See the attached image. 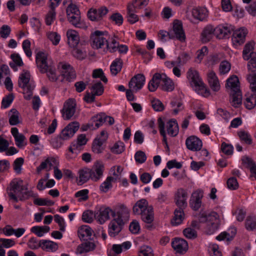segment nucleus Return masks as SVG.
<instances>
[{
  "label": "nucleus",
  "mask_w": 256,
  "mask_h": 256,
  "mask_svg": "<svg viewBox=\"0 0 256 256\" xmlns=\"http://www.w3.org/2000/svg\"><path fill=\"white\" fill-rule=\"evenodd\" d=\"M36 62L40 72L42 73L46 72L50 80L56 81L58 80L55 68L48 64L46 54L42 52H38L36 56Z\"/></svg>",
  "instance_id": "obj_1"
},
{
  "label": "nucleus",
  "mask_w": 256,
  "mask_h": 256,
  "mask_svg": "<svg viewBox=\"0 0 256 256\" xmlns=\"http://www.w3.org/2000/svg\"><path fill=\"white\" fill-rule=\"evenodd\" d=\"M187 78L192 87L195 88V90L199 94L204 96L210 95V92L206 88L204 84L202 81L199 74L196 70L190 68L187 73Z\"/></svg>",
  "instance_id": "obj_2"
},
{
  "label": "nucleus",
  "mask_w": 256,
  "mask_h": 256,
  "mask_svg": "<svg viewBox=\"0 0 256 256\" xmlns=\"http://www.w3.org/2000/svg\"><path fill=\"white\" fill-rule=\"evenodd\" d=\"M254 43L250 42L246 44L242 51L243 58L248 60L250 59L248 64V70L252 72L256 71V52H254Z\"/></svg>",
  "instance_id": "obj_3"
},
{
  "label": "nucleus",
  "mask_w": 256,
  "mask_h": 256,
  "mask_svg": "<svg viewBox=\"0 0 256 256\" xmlns=\"http://www.w3.org/2000/svg\"><path fill=\"white\" fill-rule=\"evenodd\" d=\"M110 214L112 217H116V212L110 208L100 207L95 212L94 218L100 224H102L110 218Z\"/></svg>",
  "instance_id": "obj_4"
},
{
  "label": "nucleus",
  "mask_w": 256,
  "mask_h": 256,
  "mask_svg": "<svg viewBox=\"0 0 256 256\" xmlns=\"http://www.w3.org/2000/svg\"><path fill=\"white\" fill-rule=\"evenodd\" d=\"M108 11V9L105 6L100 7L98 9L91 8L88 10L87 16L90 20L98 22L102 19Z\"/></svg>",
  "instance_id": "obj_5"
},
{
  "label": "nucleus",
  "mask_w": 256,
  "mask_h": 256,
  "mask_svg": "<svg viewBox=\"0 0 256 256\" xmlns=\"http://www.w3.org/2000/svg\"><path fill=\"white\" fill-rule=\"evenodd\" d=\"M104 170V166L103 162L96 161L94 162L92 168H90L91 180L94 182L99 180L103 176Z\"/></svg>",
  "instance_id": "obj_6"
},
{
  "label": "nucleus",
  "mask_w": 256,
  "mask_h": 256,
  "mask_svg": "<svg viewBox=\"0 0 256 256\" xmlns=\"http://www.w3.org/2000/svg\"><path fill=\"white\" fill-rule=\"evenodd\" d=\"M76 104L73 99H68L64 104L62 110L64 120H69L76 112Z\"/></svg>",
  "instance_id": "obj_7"
},
{
  "label": "nucleus",
  "mask_w": 256,
  "mask_h": 256,
  "mask_svg": "<svg viewBox=\"0 0 256 256\" xmlns=\"http://www.w3.org/2000/svg\"><path fill=\"white\" fill-rule=\"evenodd\" d=\"M145 76L142 74H137L133 76L128 83V87L134 92H137L144 86L145 82Z\"/></svg>",
  "instance_id": "obj_8"
},
{
  "label": "nucleus",
  "mask_w": 256,
  "mask_h": 256,
  "mask_svg": "<svg viewBox=\"0 0 256 256\" xmlns=\"http://www.w3.org/2000/svg\"><path fill=\"white\" fill-rule=\"evenodd\" d=\"M79 124L74 122L69 124L61 132L60 138L66 140L72 138L79 128Z\"/></svg>",
  "instance_id": "obj_9"
},
{
  "label": "nucleus",
  "mask_w": 256,
  "mask_h": 256,
  "mask_svg": "<svg viewBox=\"0 0 256 256\" xmlns=\"http://www.w3.org/2000/svg\"><path fill=\"white\" fill-rule=\"evenodd\" d=\"M125 223L122 220H119L114 218L108 224V234L112 237L118 235L122 230Z\"/></svg>",
  "instance_id": "obj_10"
},
{
  "label": "nucleus",
  "mask_w": 256,
  "mask_h": 256,
  "mask_svg": "<svg viewBox=\"0 0 256 256\" xmlns=\"http://www.w3.org/2000/svg\"><path fill=\"white\" fill-rule=\"evenodd\" d=\"M114 211V212H116V218L122 220V222L124 223L128 220L130 210L124 204H121L116 206Z\"/></svg>",
  "instance_id": "obj_11"
},
{
  "label": "nucleus",
  "mask_w": 256,
  "mask_h": 256,
  "mask_svg": "<svg viewBox=\"0 0 256 256\" xmlns=\"http://www.w3.org/2000/svg\"><path fill=\"white\" fill-rule=\"evenodd\" d=\"M90 39L92 41V47L96 49L102 48L106 42V40L102 36V32L98 30L96 31L92 34Z\"/></svg>",
  "instance_id": "obj_12"
},
{
  "label": "nucleus",
  "mask_w": 256,
  "mask_h": 256,
  "mask_svg": "<svg viewBox=\"0 0 256 256\" xmlns=\"http://www.w3.org/2000/svg\"><path fill=\"white\" fill-rule=\"evenodd\" d=\"M246 34L247 30L244 28L234 30L232 38L233 44L238 46L243 44L245 42Z\"/></svg>",
  "instance_id": "obj_13"
},
{
  "label": "nucleus",
  "mask_w": 256,
  "mask_h": 256,
  "mask_svg": "<svg viewBox=\"0 0 256 256\" xmlns=\"http://www.w3.org/2000/svg\"><path fill=\"white\" fill-rule=\"evenodd\" d=\"M202 197V190H198L192 194L190 200V205L193 210H197L200 208Z\"/></svg>",
  "instance_id": "obj_14"
},
{
  "label": "nucleus",
  "mask_w": 256,
  "mask_h": 256,
  "mask_svg": "<svg viewBox=\"0 0 256 256\" xmlns=\"http://www.w3.org/2000/svg\"><path fill=\"white\" fill-rule=\"evenodd\" d=\"M186 148L192 151L200 150L202 146V140L196 136H190L186 141Z\"/></svg>",
  "instance_id": "obj_15"
},
{
  "label": "nucleus",
  "mask_w": 256,
  "mask_h": 256,
  "mask_svg": "<svg viewBox=\"0 0 256 256\" xmlns=\"http://www.w3.org/2000/svg\"><path fill=\"white\" fill-rule=\"evenodd\" d=\"M172 33L174 37L181 42H184L186 39V36L182 28V23L177 20H174L173 22L172 30L170 32Z\"/></svg>",
  "instance_id": "obj_16"
},
{
  "label": "nucleus",
  "mask_w": 256,
  "mask_h": 256,
  "mask_svg": "<svg viewBox=\"0 0 256 256\" xmlns=\"http://www.w3.org/2000/svg\"><path fill=\"white\" fill-rule=\"evenodd\" d=\"M188 193L183 188H179L175 194L174 200L177 206L179 208H185L187 206L186 199Z\"/></svg>",
  "instance_id": "obj_17"
},
{
  "label": "nucleus",
  "mask_w": 256,
  "mask_h": 256,
  "mask_svg": "<svg viewBox=\"0 0 256 256\" xmlns=\"http://www.w3.org/2000/svg\"><path fill=\"white\" fill-rule=\"evenodd\" d=\"M172 248L177 253L183 254L188 250V244L187 242L182 239L175 238L172 242Z\"/></svg>",
  "instance_id": "obj_18"
},
{
  "label": "nucleus",
  "mask_w": 256,
  "mask_h": 256,
  "mask_svg": "<svg viewBox=\"0 0 256 256\" xmlns=\"http://www.w3.org/2000/svg\"><path fill=\"white\" fill-rule=\"evenodd\" d=\"M233 32L234 28L231 26H218L216 28V34L220 39L229 38Z\"/></svg>",
  "instance_id": "obj_19"
},
{
  "label": "nucleus",
  "mask_w": 256,
  "mask_h": 256,
  "mask_svg": "<svg viewBox=\"0 0 256 256\" xmlns=\"http://www.w3.org/2000/svg\"><path fill=\"white\" fill-rule=\"evenodd\" d=\"M61 65V74L64 78L68 82L76 78V74L74 68L69 64H60Z\"/></svg>",
  "instance_id": "obj_20"
},
{
  "label": "nucleus",
  "mask_w": 256,
  "mask_h": 256,
  "mask_svg": "<svg viewBox=\"0 0 256 256\" xmlns=\"http://www.w3.org/2000/svg\"><path fill=\"white\" fill-rule=\"evenodd\" d=\"M24 192L20 191L18 195L16 196L12 192H8V194L10 198L12 199L14 202H17L18 200L24 201L28 199L30 197H34V194L32 190H25Z\"/></svg>",
  "instance_id": "obj_21"
},
{
  "label": "nucleus",
  "mask_w": 256,
  "mask_h": 256,
  "mask_svg": "<svg viewBox=\"0 0 256 256\" xmlns=\"http://www.w3.org/2000/svg\"><path fill=\"white\" fill-rule=\"evenodd\" d=\"M11 133L14 138L16 144L17 146L22 148L27 144L25 136L23 134L19 133L18 129L14 127L12 128Z\"/></svg>",
  "instance_id": "obj_22"
},
{
  "label": "nucleus",
  "mask_w": 256,
  "mask_h": 256,
  "mask_svg": "<svg viewBox=\"0 0 256 256\" xmlns=\"http://www.w3.org/2000/svg\"><path fill=\"white\" fill-rule=\"evenodd\" d=\"M216 33V28L210 25L206 26L201 34V40L203 43L209 42Z\"/></svg>",
  "instance_id": "obj_23"
},
{
  "label": "nucleus",
  "mask_w": 256,
  "mask_h": 256,
  "mask_svg": "<svg viewBox=\"0 0 256 256\" xmlns=\"http://www.w3.org/2000/svg\"><path fill=\"white\" fill-rule=\"evenodd\" d=\"M160 80L162 89L163 90L171 92L174 89V84L164 74H160Z\"/></svg>",
  "instance_id": "obj_24"
},
{
  "label": "nucleus",
  "mask_w": 256,
  "mask_h": 256,
  "mask_svg": "<svg viewBox=\"0 0 256 256\" xmlns=\"http://www.w3.org/2000/svg\"><path fill=\"white\" fill-rule=\"evenodd\" d=\"M136 12L133 4H128L126 8V18L131 24L136 23L138 20V17L136 14Z\"/></svg>",
  "instance_id": "obj_25"
},
{
  "label": "nucleus",
  "mask_w": 256,
  "mask_h": 256,
  "mask_svg": "<svg viewBox=\"0 0 256 256\" xmlns=\"http://www.w3.org/2000/svg\"><path fill=\"white\" fill-rule=\"evenodd\" d=\"M150 206H148V202L142 198L136 202L133 206L132 211L134 214H140L142 212L147 210Z\"/></svg>",
  "instance_id": "obj_26"
},
{
  "label": "nucleus",
  "mask_w": 256,
  "mask_h": 256,
  "mask_svg": "<svg viewBox=\"0 0 256 256\" xmlns=\"http://www.w3.org/2000/svg\"><path fill=\"white\" fill-rule=\"evenodd\" d=\"M86 242L78 245L76 250L78 254H82L93 250L96 248V244L92 242L86 240Z\"/></svg>",
  "instance_id": "obj_27"
},
{
  "label": "nucleus",
  "mask_w": 256,
  "mask_h": 256,
  "mask_svg": "<svg viewBox=\"0 0 256 256\" xmlns=\"http://www.w3.org/2000/svg\"><path fill=\"white\" fill-rule=\"evenodd\" d=\"M66 36L69 46L72 48L77 46L80 41L78 33L74 30H69L67 31Z\"/></svg>",
  "instance_id": "obj_28"
},
{
  "label": "nucleus",
  "mask_w": 256,
  "mask_h": 256,
  "mask_svg": "<svg viewBox=\"0 0 256 256\" xmlns=\"http://www.w3.org/2000/svg\"><path fill=\"white\" fill-rule=\"evenodd\" d=\"M22 180H21L19 181L12 180L10 184V188H8L7 190L12 191V192L17 196L18 194L20 192V191L28 190L27 187H25L22 185Z\"/></svg>",
  "instance_id": "obj_29"
},
{
  "label": "nucleus",
  "mask_w": 256,
  "mask_h": 256,
  "mask_svg": "<svg viewBox=\"0 0 256 256\" xmlns=\"http://www.w3.org/2000/svg\"><path fill=\"white\" fill-rule=\"evenodd\" d=\"M30 78V72L26 70H23L19 77L18 81V86L23 89L26 88L28 86H32L29 83Z\"/></svg>",
  "instance_id": "obj_30"
},
{
  "label": "nucleus",
  "mask_w": 256,
  "mask_h": 256,
  "mask_svg": "<svg viewBox=\"0 0 256 256\" xmlns=\"http://www.w3.org/2000/svg\"><path fill=\"white\" fill-rule=\"evenodd\" d=\"M208 80L211 88L214 91H218L220 88V84L218 78L214 71L208 74Z\"/></svg>",
  "instance_id": "obj_31"
},
{
  "label": "nucleus",
  "mask_w": 256,
  "mask_h": 256,
  "mask_svg": "<svg viewBox=\"0 0 256 256\" xmlns=\"http://www.w3.org/2000/svg\"><path fill=\"white\" fill-rule=\"evenodd\" d=\"M9 123L11 126H16L22 123L20 112L16 109H12L8 112Z\"/></svg>",
  "instance_id": "obj_32"
},
{
  "label": "nucleus",
  "mask_w": 256,
  "mask_h": 256,
  "mask_svg": "<svg viewBox=\"0 0 256 256\" xmlns=\"http://www.w3.org/2000/svg\"><path fill=\"white\" fill-rule=\"evenodd\" d=\"M140 214L142 220L146 224H151L154 220V212L152 206L148 207L147 210L142 212Z\"/></svg>",
  "instance_id": "obj_33"
},
{
  "label": "nucleus",
  "mask_w": 256,
  "mask_h": 256,
  "mask_svg": "<svg viewBox=\"0 0 256 256\" xmlns=\"http://www.w3.org/2000/svg\"><path fill=\"white\" fill-rule=\"evenodd\" d=\"M68 21L74 26L78 28H84L86 27L85 24L81 20L80 14L69 15L66 14Z\"/></svg>",
  "instance_id": "obj_34"
},
{
  "label": "nucleus",
  "mask_w": 256,
  "mask_h": 256,
  "mask_svg": "<svg viewBox=\"0 0 256 256\" xmlns=\"http://www.w3.org/2000/svg\"><path fill=\"white\" fill-rule=\"evenodd\" d=\"M90 172V168H84L79 170V179L78 180V185H82L86 182L90 178L91 179Z\"/></svg>",
  "instance_id": "obj_35"
},
{
  "label": "nucleus",
  "mask_w": 256,
  "mask_h": 256,
  "mask_svg": "<svg viewBox=\"0 0 256 256\" xmlns=\"http://www.w3.org/2000/svg\"><path fill=\"white\" fill-rule=\"evenodd\" d=\"M184 208H179L174 211V216L171 220V224L172 226H176L180 224L183 220L184 213L183 209Z\"/></svg>",
  "instance_id": "obj_36"
},
{
  "label": "nucleus",
  "mask_w": 256,
  "mask_h": 256,
  "mask_svg": "<svg viewBox=\"0 0 256 256\" xmlns=\"http://www.w3.org/2000/svg\"><path fill=\"white\" fill-rule=\"evenodd\" d=\"M226 88H230L232 92L240 90V82L236 76H232L226 80Z\"/></svg>",
  "instance_id": "obj_37"
},
{
  "label": "nucleus",
  "mask_w": 256,
  "mask_h": 256,
  "mask_svg": "<svg viewBox=\"0 0 256 256\" xmlns=\"http://www.w3.org/2000/svg\"><path fill=\"white\" fill-rule=\"evenodd\" d=\"M167 131L172 136H176L178 132V126L175 120H170L167 123Z\"/></svg>",
  "instance_id": "obj_38"
},
{
  "label": "nucleus",
  "mask_w": 256,
  "mask_h": 256,
  "mask_svg": "<svg viewBox=\"0 0 256 256\" xmlns=\"http://www.w3.org/2000/svg\"><path fill=\"white\" fill-rule=\"evenodd\" d=\"M207 12L204 8H195L192 10V14L194 18L202 20L206 17Z\"/></svg>",
  "instance_id": "obj_39"
},
{
  "label": "nucleus",
  "mask_w": 256,
  "mask_h": 256,
  "mask_svg": "<svg viewBox=\"0 0 256 256\" xmlns=\"http://www.w3.org/2000/svg\"><path fill=\"white\" fill-rule=\"evenodd\" d=\"M230 102L232 106L237 108L241 104L242 94L240 90H238L231 92Z\"/></svg>",
  "instance_id": "obj_40"
},
{
  "label": "nucleus",
  "mask_w": 256,
  "mask_h": 256,
  "mask_svg": "<svg viewBox=\"0 0 256 256\" xmlns=\"http://www.w3.org/2000/svg\"><path fill=\"white\" fill-rule=\"evenodd\" d=\"M123 65V62L120 58H117L112 63L110 69L112 74L116 76L120 72Z\"/></svg>",
  "instance_id": "obj_41"
},
{
  "label": "nucleus",
  "mask_w": 256,
  "mask_h": 256,
  "mask_svg": "<svg viewBox=\"0 0 256 256\" xmlns=\"http://www.w3.org/2000/svg\"><path fill=\"white\" fill-rule=\"evenodd\" d=\"M160 78H161L160 74L156 73L154 74L148 84V88L150 91L153 92L156 90L158 86L160 84Z\"/></svg>",
  "instance_id": "obj_42"
},
{
  "label": "nucleus",
  "mask_w": 256,
  "mask_h": 256,
  "mask_svg": "<svg viewBox=\"0 0 256 256\" xmlns=\"http://www.w3.org/2000/svg\"><path fill=\"white\" fill-rule=\"evenodd\" d=\"M42 248L46 251L55 252L58 249L57 243L49 240H42Z\"/></svg>",
  "instance_id": "obj_43"
},
{
  "label": "nucleus",
  "mask_w": 256,
  "mask_h": 256,
  "mask_svg": "<svg viewBox=\"0 0 256 256\" xmlns=\"http://www.w3.org/2000/svg\"><path fill=\"white\" fill-rule=\"evenodd\" d=\"M220 224L219 216L216 212H212L208 214V222L206 224L218 228Z\"/></svg>",
  "instance_id": "obj_44"
},
{
  "label": "nucleus",
  "mask_w": 256,
  "mask_h": 256,
  "mask_svg": "<svg viewBox=\"0 0 256 256\" xmlns=\"http://www.w3.org/2000/svg\"><path fill=\"white\" fill-rule=\"evenodd\" d=\"M92 229L87 226H82L78 230V236L80 240H88L87 238H85V237H90L92 235Z\"/></svg>",
  "instance_id": "obj_45"
},
{
  "label": "nucleus",
  "mask_w": 256,
  "mask_h": 256,
  "mask_svg": "<svg viewBox=\"0 0 256 256\" xmlns=\"http://www.w3.org/2000/svg\"><path fill=\"white\" fill-rule=\"evenodd\" d=\"M90 120L93 125L94 124V128H98L106 122V114L104 113H100L92 116Z\"/></svg>",
  "instance_id": "obj_46"
},
{
  "label": "nucleus",
  "mask_w": 256,
  "mask_h": 256,
  "mask_svg": "<svg viewBox=\"0 0 256 256\" xmlns=\"http://www.w3.org/2000/svg\"><path fill=\"white\" fill-rule=\"evenodd\" d=\"M50 230L48 226H34L31 228V232L36 234L38 237H42L44 234L48 232Z\"/></svg>",
  "instance_id": "obj_47"
},
{
  "label": "nucleus",
  "mask_w": 256,
  "mask_h": 256,
  "mask_svg": "<svg viewBox=\"0 0 256 256\" xmlns=\"http://www.w3.org/2000/svg\"><path fill=\"white\" fill-rule=\"evenodd\" d=\"M10 58L13 60L14 62H10V66L14 70H17L15 64L18 66H21L24 64L22 60L18 54H11Z\"/></svg>",
  "instance_id": "obj_48"
},
{
  "label": "nucleus",
  "mask_w": 256,
  "mask_h": 256,
  "mask_svg": "<svg viewBox=\"0 0 256 256\" xmlns=\"http://www.w3.org/2000/svg\"><path fill=\"white\" fill-rule=\"evenodd\" d=\"M104 142L98 140V138H95L92 144V151L97 154L102 153L104 150L102 144Z\"/></svg>",
  "instance_id": "obj_49"
},
{
  "label": "nucleus",
  "mask_w": 256,
  "mask_h": 256,
  "mask_svg": "<svg viewBox=\"0 0 256 256\" xmlns=\"http://www.w3.org/2000/svg\"><path fill=\"white\" fill-rule=\"evenodd\" d=\"M88 140L84 134H81L78 136L76 141L72 143V146L75 149H78L80 146L85 145L87 142Z\"/></svg>",
  "instance_id": "obj_50"
},
{
  "label": "nucleus",
  "mask_w": 256,
  "mask_h": 256,
  "mask_svg": "<svg viewBox=\"0 0 256 256\" xmlns=\"http://www.w3.org/2000/svg\"><path fill=\"white\" fill-rule=\"evenodd\" d=\"M56 18V10L50 8L45 16V22L46 25L50 26L52 24Z\"/></svg>",
  "instance_id": "obj_51"
},
{
  "label": "nucleus",
  "mask_w": 256,
  "mask_h": 256,
  "mask_svg": "<svg viewBox=\"0 0 256 256\" xmlns=\"http://www.w3.org/2000/svg\"><path fill=\"white\" fill-rule=\"evenodd\" d=\"M114 180V178L113 177L108 176L106 180L100 186V190L104 192H107L112 187V182Z\"/></svg>",
  "instance_id": "obj_52"
},
{
  "label": "nucleus",
  "mask_w": 256,
  "mask_h": 256,
  "mask_svg": "<svg viewBox=\"0 0 256 256\" xmlns=\"http://www.w3.org/2000/svg\"><path fill=\"white\" fill-rule=\"evenodd\" d=\"M91 91L95 96H100L104 92V86L100 82L94 84L90 88Z\"/></svg>",
  "instance_id": "obj_53"
},
{
  "label": "nucleus",
  "mask_w": 256,
  "mask_h": 256,
  "mask_svg": "<svg viewBox=\"0 0 256 256\" xmlns=\"http://www.w3.org/2000/svg\"><path fill=\"white\" fill-rule=\"evenodd\" d=\"M238 134L240 140L244 141L246 144H250L252 143L251 136L248 132L241 130L238 132Z\"/></svg>",
  "instance_id": "obj_54"
},
{
  "label": "nucleus",
  "mask_w": 256,
  "mask_h": 256,
  "mask_svg": "<svg viewBox=\"0 0 256 256\" xmlns=\"http://www.w3.org/2000/svg\"><path fill=\"white\" fill-rule=\"evenodd\" d=\"M66 14L75 15L80 14V12L78 8L74 4L71 2L70 4L66 9Z\"/></svg>",
  "instance_id": "obj_55"
},
{
  "label": "nucleus",
  "mask_w": 256,
  "mask_h": 256,
  "mask_svg": "<svg viewBox=\"0 0 256 256\" xmlns=\"http://www.w3.org/2000/svg\"><path fill=\"white\" fill-rule=\"evenodd\" d=\"M46 35L53 44L56 46L59 43L60 36L56 32H47Z\"/></svg>",
  "instance_id": "obj_56"
},
{
  "label": "nucleus",
  "mask_w": 256,
  "mask_h": 256,
  "mask_svg": "<svg viewBox=\"0 0 256 256\" xmlns=\"http://www.w3.org/2000/svg\"><path fill=\"white\" fill-rule=\"evenodd\" d=\"M244 104L248 109L251 110L256 104V95L254 94L247 98L244 102Z\"/></svg>",
  "instance_id": "obj_57"
},
{
  "label": "nucleus",
  "mask_w": 256,
  "mask_h": 256,
  "mask_svg": "<svg viewBox=\"0 0 256 256\" xmlns=\"http://www.w3.org/2000/svg\"><path fill=\"white\" fill-rule=\"evenodd\" d=\"M190 58L188 54L186 52L181 54L177 58V66H180L186 64Z\"/></svg>",
  "instance_id": "obj_58"
},
{
  "label": "nucleus",
  "mask_w": 256,
  "mask_h": 256,
  "mask_svg": "<svg viewBox=\"0 0 256 256\" xmlns=\"http://www.w3.org/2000/svg\"><path fill=\"white\" fill-rule=\"evenodd\" d=\"M230 64L226 60L222 62L220 64L219 70L220 74H224L228 73L230 70Z\"/></svg>",
  "instance_id": "obj_59"
},
{
  "label": "nucleus",
  "mask_w": 256,
  "mask_h": 256,
  "mask_svg": "<svg viewBox=\"0 0 256 256\" xmlns=\"http://www.w3.org/2000/svg\"><path fill=\"white\" fill-rule=\"evenodd\" d=\"M246 228L248 230H253L256 228V220L254 217L248 216L246 221Z\"/></svg>",
  "instance_id": "obj_60"
},
{
  "label": "nucleus",
  "mask_w": 256,
  "mask_h": 256,
  "mask_svg": "<svg viewBox=\"0 0 256 256\" xmlns=\"http://www.w3.org/2000/svg\"><path fill=\"white\" fill-rule=\"evenodd\" d=\"M94 214L93 212L90 210H88L83 212L82 215V220L86 222L91 223L94 220Z\"/></svg>",
  "instance_id": "obj_61"
},
{
  "label": "nucleus",
  "mask_w": 256,
  "mask_h": 256,
  "mask_svg": "<svg viewBox=\"0 0 256 256\" xmlns=\"http://www.w3.org/2000/svg\"><path fill=\"white\" fill-rule=\"evenodd\" d=\"M42 245L41 240L38 242L35 238H30L28 242V248L32 250L38 249V248L42 247Z\"/></svg>",
  "instance_id": "obj_62"
},
{
  "label": "nucleus",
  "mask_w": 256,
  "mask_h": 256,
  "mask_svg": "<svg viewBox=\"0 0 256 256\" xmlns=\"http://www.w3.org/2000/svg\"><path fill=\"white\" fill-rule=\"evenodd\" d=\"M124 150V144L122 142H118L111 148V151L116 154H120Z\"/></svg>",
  "instance_id": "obj_63"
},
{
  "label": "nucleus",
  "mask_w": 256,
  "mask_h": 256,
  "mask_svg": "<svg viewBox=\"0 0 256 256\" xmlns=\"http://www.w3.org/2000/svg\"><path fill=\"white\" fill-rule=\"evenodd\" d=\"M242 164H245L248 168H250V172H252V170L253 168H256V164L255 162L251 158L247 156H243L242 158Z\"/></svg>",
  "instance_id": "obj_64"
}]
</instances>
